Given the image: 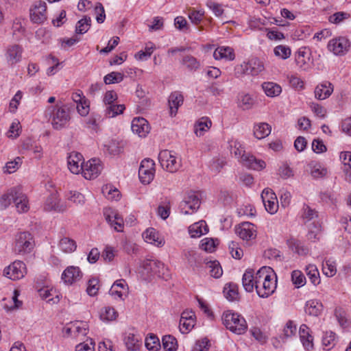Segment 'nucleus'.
Returning <instances> with one entry per match:
<instances>
[{
	"instance_id": "obj_1",
	"label": "nucleus",
	"mask_w": 351,
	"mask_h": 351,
	"mask_svg": "<svg viewBox=\"0 0 351 351\" xmlns=\"http://www.w3.org/2000/svg\"><path fill=\"white\" fill-rule=\"evenodd\" d=\"M46 116H49L54 130H62L68 126L71 120L70 108L68 105L50 106L46 110Z\"/></svg>"
},
{
	"instance_id": "obj_2",
	"label": "nucleus",
	"mask_w": 351,
	"mask_h": 351,
	"mask_svg": "<svg viewBox=\"0 0 351 351\" xmlns=\"http://www.w3.org/2000/svg\"><path fill=\"white\" fill-rule=\"evenodd\" d=\"M222 321L226 328L235 334L241 335L247 330L245 319L238 313L226 311L223 313Z\"/></svg>"
},
{
	"instance_id": "obj_3",
	"label": "nucleus",
	"mask_w": 351,
	"mask_h": 351,
	"mask_svg": "<svg viewBox=\"0 0 351 351\" xmlns=\"http://www.w3.org/2000/svg\"><path fill=\"white\" fill-rule=\"evenodd\" d=\"M34 237L28 232H20L16 235L14 251L16 254L23 255L29 253L34 248Z\"/></svg>"
},
{
	"instance_id": "obj_4",
	"label": "nucleus",
	"mask_w": 351,
	"mask_h": 351,
	"mask_svg": "<svg viewBox=\"0 0 351 351\" xmlns=\"http://www.w3.org/2000/svg\"><path fill=\"white\" fill-rule=\"evenodd\" d=\"M158 160L162 167L171 173L177 171L180 167V161L177 160L172 152L167 149L162 150L159 153Z\"/></svg>"
},
{
	"instance_id": "obj_5",
	"label": "nucleus",
	"mask_w": 351,
	"mask_h": 351,
	"mask_svg": "<svg viewBox=\"0 0 351 351\" xmlns=\"http://www.w3.org/2000/svg\"><path fill=\"white\" fill-rule=\"evenodd\" d=\"M201 204L199 195L194 191L189 192L184 199L180 202V208L184 215H189L196 212Z\"/></svg>"
},
{
	"instance_id": "obj_6",
	"label": "nucleus",
	"mask_w": 351,
	"mask_h": 351,
	"mask_svg": "<svg viewBox=\"0 0 351 351\" xmlns=\"http://www.w3.org/2000/svg\"><path fill=\"white\" fill-rule=\"evenodd\" d=\"M201 204L199 195L194 191L189 192L184 199L180 202V208L184 215H189L196 212Z\"/></svg>"
},
{
	"instance_id": "obj_7",
	"label": "nucleus",
	"mask_w": 351,
	"mask_h": 351,
	"mask_svg": "<svg viewBox=\"0 0 351 351\" xmlns=\"http://www.w3.org/2000/svg\"><path fill=\"white\" fill-rule=\"evenodd\" d=\"M201 204L199 195L194 191L189 192L184 199L180 202V208L184 215H189L196 212Z\"/></svg>"
},
{
	"instance_id": "obj_8",
	"label": "nucleus",
	"mask_w": 351,
	"mask_h": 351,
	"mask_svg": "<svg viewBox=\"0 0 351 351\" xmlns=\"http://www.w3.org/2000/svg\"><path fill=\"white\" fill-rule=\"evenodd\" d=\"M81 172L84 178L92 180L97 178L102 170V165L99 159L93 158L82 165Z\"/></svg>"
},
{
	"instance_id": "obj_9",
	"label": "nucleus",
	"mask_w": 351,
	"mask_h": 351,
	"mask_svg": "<svg viewBox=\"0 0 351 351\" xmlns=\"http://www.w3.org/2000/svg\"><path fill=\"white\" fill-rule=\"evenodd\" d=\"M26 273L25 265L23 262L14 261L3 270V274L12 280L22 278Z\"/></svg>"
},
{
	"instance_id": "obj_10",
	"label": "nucleus",
	"mask_w": 351,
	"mask_h": 351,
	"mask_svg": "<svg viewBox=\"0 0 351 351\" xmlns=\"http://www.w3.org/2000/svg\"><path fill=\"white\" fill-rule=\"evenodd\" d=\"M276 288V280L274 281L269 274L265 275V280L262 282V287H260V284L255 286L258 295L263 298H267L271 295Z\"/></svg>"
},
{
	"instance_id": "obj_11",
	"label": "nucleus",
	"mask_w": 351,
	"mask_h": 351,
	"mask_svg": "<svg viewBox=\"0 0 351 351\" xmlns=\"http://www.w3.org/2000/svg\"><path fill=\"white\" fill-rule=\"evenodd\" d=\"M242 73L251 75H257L264 70L263 63L258 58H254L247 62L240 65Z\"/></svg>"
},
{
	"instance_id": "obj_12",
	"label": "nucleus",
	"mask_w": 351,
	"mask_h": 351,
	"mask_svg": "<svg viewBox=\"0 0 351 351\" xmlns=\"http://www.w3.org/2000/svg\"><path fill=\"white\" fill-rule=\"evenodd\" d=\"M236 234L243 240L250 241L256 237L254 225L250 222H243L235 228Z\"/></svg>"
},
{
	"instance_id": "obj_13",
	"label": "nucleus",
	"mask_w": 351,
	"mask_h": 351,
	"mask_svg": "<svg viewBox=\"0 0 351 351\" xmlns=\"http://www.w3.org/2000/svg\"><path fill=\"white\" fill-rule=\"evenodd\" d=\"M47 6L45 2L38 1L30 10V19L34 23L40 24L47 19Z\"/></svg>"
},
{
	"instance_id": "obj_14",
	"label": "nucleus",
	"mask_w": 351,
	"mask_h": 351,
	"mask_svg": "<svg viewBox=\"0 0 351 351\" xmlns=\"http://www.w3.org/2000/svg\"><path fill=\"white\" fill-rule=\"evenodd\" d=\"M328 47L335 55H341L348 51L350 47V42L345 37H339L330 40Z\"/></svg>"
},
{
	"instance_id": "obj_15",
	"label": "nucleus",
	"mask_w": 351,
	"mask_h": 351,
	"mask_svg": "<svg viewBox=\"0 0 351 351\" xmlns=\"http://www.w3.org/2000/svg\"><path fill=\"white\" fill-rule=\"evenodd\" d=\"M311 55L310 49L300 47L295 53L296 64L302 70L307 71L310 68Z\"/></svg>"
},
{
	"instance_id": "obj_16",
	"label": "nucleus",
	"mask_w": 351,
	"mask_h": 351,
	"mask_svg": "<svg viewBox=\"0 0 351 351\" xmlns=\"http://www.w3.org/2000/svg\"><path fill=\"white\" fill-rule=\"evenodd\" d=\"M14 196V203L19 213H26L29 210L28 200L27 196L23 193L19 187L12 188V193Z\"/></svg>"
},
{
	"instance_id": "obj_17",
	"label": "nucleus",
	"mask_w": 351,
	"mask_h": 351,
	"mask_svg": "<svg viewBox=\"0 0 351 351\" xmlns=\"http://www.w3.org/2000/svg\"><path fill=\"white\" fill-rule=\"evenodd\" d=\"M131 129L133 133L140 137H145L150 131L148 121L143 117H135L131 124Z\"/></svg>"
},
{
	"instance_id": "obj_18",
	"label": "nucleus",
	"mask_w": 351,
	"mask_h": 351,
	"mask_svg": "<svg viewBox=\"0 0 351 351\" xmlns=\"http://www.w3.org/2000/svg\"><path fill=\"white\" fill-rule=\"evenodd\" d=\"M104 214L106 221L117 232H122L123 228V220L119 215L111 208H106Z\"/></svg>"
},
{
	"instance_id": "obj_19",
	"label": "nucleus",
	"mask_w": 351,
	"mask_h": 351,
	"mask_svg": "<svg viewBox=\"0 0 351 351\" xmlns=\"http://www.w3.org/2000/svg\"><path fill=\"white\" fill-rule=\"evenodd\" d=\"M68 167L71 173L78 174L83 169L84 160L82 155L79 152H71L67 158Z\"/></svg>"
},
{
	"instance_id": "obj_20",
	"label": "nucleus",
	"mask_w": 351,
	"mask_h": 351,
	"mask_svg": "<svg viewBox=\"0 0 351 351\" xmlns=\"http://www.w3.org/2000/svg\"><path fill=\"white\" fill-rule=\"evenodd\" d=\"M44 209L46 211L54 210L60 213L66 210V206L60 202L56 193H51L45 201Z\"/></svg>"
},
{
	"instance_id": "obj_21",
	"label": "nucleus",
	"mask_w": 351,
	"mask_h": 351,
	"mask_svg": "<svg viewBox=\"0 0 351 351\" xmlns=\"http://www.w3.org/2000/svg\"><path fill=\"white\" fill-rule=\"evenodd\" d=\"M82 272L78 267L69 266L62 274V279L66 284L71 285L81 279Z\"/></svg>"
},
{
	"instance_id": "obj_22",
	"label": "nucleus",
	"mask_w": 351,
	"mask_h": 351,
	"mask_svg": "<svg viewBox=\"0 0 351 351\" xmlns=\"http://www.w3.org/2000/svg\"><path fill=\"white\" fill-rule=\"evenodd\" d=\"M241 162L249 169L261 170L265 167V162L261 160H257L254 156L249 154H243Z\"/></svg>"
},
{
	"instance_id": "obj_23",
	"label": "nucleus",
	"mask_w": 351,
	"mask_h": 351,
	"mask_svg": "<svg viewBox=\"0 0 351 351\" xmlns=\"http://www.w3.org/2000/svg\"><path fill=\"white\" fill-rule=\"evenodd\" d=\"M128 292V286L123 279L117 280L114 282L110 289V294L123 300V295Z\"/></svg>"
},
{
	"instance_id": "obj_24",
	"label": "nucleus",
	"mask_w": 351,
	"mask_h": 351,
	"mask_svg": "<svg viewBox=\"0 0 351 351\" xmlns=\"http://www.w3.org/2000/svg\"><path fill=\"white\" fill-rule=\"evenodd\" d=\"M184 97L178 91H175L171 93L169 97V105L170 108V115L171 117L176 116L179 106L183 104Z\"/></svg>"
},
{
	"instance_id": "obj_25",
	"label": "nucleus",
	"mask_w": 351,
	"mask_h": 351,
	"mask_svg": "<svg viewBox=\"0 0 351 351\" xmlns=\"http://www.w3.org/2000/svg\"><path fill=\"white\" fill-rule=\"evenodd\" d=\"M23 49L18 45L8 47L6 53L8 62L12 65L21 61L22 58Z\"/></svg>"
},
{
	"instance_id": "obj_26",
	"label": "nucleus",
	"mask_w": 351,
	"mask_h": 351,
	"mask_svg": "<svg viewBox=\"0 0 351 351\" xmlns=\"http://www.w3.org/2000/svg\"><path fill=\"white\" fill-rule=\"evenodd\" d=\"M300 340L304 348L309 351L313 348V338L309 334V328L306 324H302L299 330Z\"/></svg>"
},
{
	"instance_id": "obj_27",
	"label": "nucleus",
	"mask_w": 351,
	"mask_h": 351,
	"mask_svg": "<svg viewBox=\"0 0 351 351\" xmlns=\"http://www.w3.org/2000/svg\"><path fill=\"white\" fill-rule=\"evenodd\" d=\"M287 244L293 252L298 254L300 256L306 255L308 252V249L297 239L291 237L287 239Z\"/></svg>"
},
{
	"instance_id": "obj_28",
	"label": "nucleus",
	"mask_w": 351,
	"mask_h": 351,
	"mask_svg": "<svg viewBox=\"0 0 351 351\" xmlns=\"http://www.w3.org/2000/svg\"><path fill=\"white\" fill-rule=\"evenodd\" d=\"M333 87L330 82L317 85L315 89V96L317 99L322 100L328 98L332 93Z\"/></svg>"
},
{
	"instance_id": "obj_29",
	"label": "nucleus",
	"mask_w": 351,
	"mask_h": 351,
	"mask_svg": "<svg viewBox=\"0 0 351 351\" xmlns=\"http://www.w3.org/2000/svg\"><path fill=\"white\" fill-rule=\"evenodd\" d=\"M183 255L186 259L188 264L194 269L198 267L202 263V258L200 255L195 250H186L183 252Z\"/></svg>"
},
{
	"instance_id": "obj_30",
	"label": "nucleus",
	"mask_w": 351,
	"mask_h": 351,
	"mask_svg": "<svg viewBox=\"0 0 351 351\" xmlns=\"http://www.w3.org/2000/svg\"><path fill=\"white\" fill-rule=\"evenodd\" d=\"M323 311V304L317 300H308L306 302L305 312L309 315L317 317Z\"/></svg>"
},
{
	"instance_id": "obj_31",
	"label": "nucleus",
	"mask_w": 351,
	"mask_h": 351,
	"mask_svg": "<svg viewBox=\"0 0 351 351\" xmlns=\"http://www.w3.org/2000/svg\"><path fill=\"white\" fill-rule=\"evenodd\" d=\"M189 232L191 237H199L208 232V228L204 221H200L189 226Z\"/></svg>"
},
{
	"instance_id": "obj_32",
	"label": "nucleus",
	"mask_w": 351,
	"mask_h": 351,
	"mask_svg": "<svg viewBox=\"0 0 351 351\" xmlns=\"http://www.w3.org/2000/svg\"><path fill=\"white\" fill-rule=\"evenodd\" d=\"M145 241L156 246H161L164 241L158 237V232L153 228L147 229L143 234Z\"/></svg>"
},
{
	"instance_id": "obj_33",
	"label": "nucleus",
	"mask_w": 351,
	"mask_h": 351,
	"mask_svg": "<svg viewBox=\"0 0 351 351\" xmlns=\"http://www.w3.org/2000/svg\"><path fill=\"white\" fill-rule=\"evenodd\" d=\"M242 284L245 290L247 292H252L255 287V279L254 278V271L247 269L244 273L242 278Z\"/></svg>"
},
{
	"instance_id": "obj_34",
	"label": "nucleus",
	"mask_w": 351,
	"mask_h": 351,
	"mask_svg": "<svg viewBox=\"0 0 351 351\" xmlns=\"http://www.w3.org/2000/svg\"><path fill=\"white\" fill-rule=\"evenodd\" d=\"M262 88L266 95L271 97H276L282 92L281 86L271 82L263 83Z\"/></svg>"
},
{
	"instance_id": "obj_35",
	"label": "nucleus",
	"mask_w": 351,
	"mask_h": 351,
	"mask_svg": "<svg viewBox=\"0 0 351 351\" xmlns=\"http://www.w3.org/2000/svg\"><path fill=\"white\" fill-rule=\"evenodd\" d=\"M213 57L215 60L226 59L229 60H234V54L233 49L230 47H218L213 53Z\"/></svg>"
},
{
	"instance_id": "obj_36",
	"label": "nucleus",
	"mask_w": 351,
	"mask_h": 351,
	"mask_svg": "<svg viewBox=\"0 0 351 351\" xmlns=\"http://www.w3.org/2000/svg\"><path fill=\"white\" fill-rule=\"evenodd\" d=\"M271 133V126L267 123H260L254 125V135L258 139H262Z\"/></svg>"
},
{
	"instance_id": "obj_37",
	"label": "nucleus",
	"mask_w": 351,
	"mask_h": 351,
	"mask_svg": "<svg viewBox=\"0 0 351 351\" xmlns=\"http://www.w3.org/2000/svg\"><path fill=\"white\" fill-rule=\"evenodd\" d=\"M223 292L226 298L230 301L236 300L239 298L238 286L234 283L226 284Z\"/></svg>"
},
{
	"instance_id": "obj_38",
	"label": "nucleus",
	"mask_w": 351,
	"mask_h": 351,
	"mask_svg": "<svg viewBox=\"0 0 351 351\" xmlns=\"http://www.w3.org/2000/svg\"><path fill=\"white\" fill-rule=\"evenodd\" d=\"M181 64L189 71H196L200 66L199 62L191 55L184 56Z\"/></svg>"
},
{
	"instance_id": "obj_39",
	"label": "nucleus",
	"mask_w": 351,
	"mask_h": 351,
	"mask_svg": "<svg viewBox=\"0 0 351 351\" xmlns=\"http://www.w3.org/2000/svg\"><path fill=\"white\" fill-rule=\"evenodd\" d=\"M125 108L124 105H118L114 104L113 103L106 106V108L105 110V114L106 117L109 118H112L116 117L117 115L122 114Z\"/></svg>"
},
{
	"instance_id": "obj_40",
	"label": "nucleus",
	"mask_w": 351,
	"mask_h": 351,
	"mask_svg": "<svg viewBox=\"0 0 351 351\" xmlns=\"http://www.w3.org/2000/svg\"><path fill=\"white\" fill-rule=\"evenodd\" d=\"M91 25V19L85 16L80 19L76 24L75 33L78 34H84L88 31Z\"/></svg>"
},
{
	"instance_id": "obj_41",
	"label": "nucleus",
	"mask_w": 351,
	"mask_h": 351,
	"mask_svg": "<svg viewBox=\"0 0 351 351\" xmlns=\"http://www.w3.org/2000/svg\"><path fill=\"white\" fill-rule=\"evenodd\" d=\"M59 247L64 252L70 253L76 250L77 245L74 240L64 237L60 241Z\"/></svg>"
},
{
	"instance_id": "obj_42",
	"label": "nucleus",
	"mask_w": 351,
	"mask_h": 351,
	"mask_svg": "<svg viewBox=\"0 0 351 351\" xmlns=\"http://www.w3.org/2000/svg\"><path fill=\"white\" fill-rule=\"evenodd\" d=\"M306 272L308 278L315 286L319 284V273L315 265H308L306 266Z\"/></svg>"
},
{
	"instance_id": "obj_43",
	"label": "nucleus",
	"mask_w": 351,
	"mask_h": 351,
	"mask_svg": "<svg viewBox=\"0 0 351 351\" xmlns=\"http://www.w3.org/2000/svg\"><path fill=\"white\" fill-rule=\"evenodd\" d=\"M162 343L165 351H176L178 348L177 340L171 335H165L162 339Z\"/></svg>"
},
{
	"instance_id": "obj_44",
	"label": "nucleus",
	"mask_w": 351,
	"mask_h": 351,
	"mask_svg": "<svg viewBox=\"0 0 351 351\" xmlns=\"http://www.w3.org/2000/svg\"><path fill=\"white\" fill-rule=\"evenodd\" d=\"M106 151L111 156H116L120 154L123 149V144L116 140L110 141L105 145Z\"/></svg>"
},
{
	"instance_id": "obj_45",
	"label": "nucleus",
	"mask_w": 351,
	"mask_h": 351,
	"mask_svg": "<svg viewBox=\"0 0 351 351\" xmlns=\"http://www.w3.org/2000/svg\"><path fill=\"white\" fill-rule=\"evenodd\" d=\"M204 262L206 264L207 267L210 269L209 272L212 277L218 278L220 276H221L223 274V270L219 263L217 261L208 262H206V261H204Z\"/></svg>"
},
{
	"instance_id": "obj_46",
	"label": "nucleus",
	"mask_w": 351,
	"mask_h": 351,
	"mask_svg": "<svg viewBox=\"0 0 351 351\" xmlns=\"http://www.w3.org/2000/svg\"><path fill=\"white\" fill-rule=\"evenodd\" d=\"M155 170L144 169L143 168H139L138 176L141 182L143 184H147L151 182L154 179Z\"/></svg>"
},
{
	"instance_id": "obj_47",
	"label": "nucleus",
	"mask_w": 351,
	"mask_h": 351,
	"mask_svg": "<svg viewBox=\"0 0 351 351\" xmlns=\"http://www.w3.org/2000/svg\"><path fill=\"white\" fill-rule=\"evenodd\" d=\"M145 346L149 351H158L160 348L159 339L156 335L151 334L145 339Z\"/></svg>"
},
{
	"instance_id": "obj_48",
	"label": "nucleus",
	"mask_w": 351,
	"mask_h": 351,
	"mask_svg": "<svg viewBox=\"0 0 351 351\" xmlns=\"http://www.w3.org/2000/svg\"><path fill=\"white\" fill-rule=\"evenodd\" d=\"M335 315L339 324V325L346 328L349 326V322L347 318V314L346 311L341 308H337L335 310Z\"/></svg>"
},
{
	"instance_id": "obj_49",
	"label": "nucleus",
	"mask_w": 351,
	"mask_h": 351,
	"mask_svg": "<svg viewBox=\"0 0 351 351\" xmlns=\"http://www.w3.org/2000/svg\"><path fill=\"white\" fill-rule=\"evenodd\" d=\"M160 266L163 267L164 265L158 261H156L154 260H146L143 263L142 267L149 273H156V268H159Z\"/></svg>"
},
{
	"instance_id": "obj_50",
	"label": "nucleus",
	"mask_w": 351,
	"mask_h": 351,
	"mask_svg": "<svg viewBox=\"0 0 351 351\" xmlns=\"http://www.w3.org/2000/svg\"><path fill=\"white\" fill-rule=\"evenodd\" d=\"M117 313L114 308L104 307L100 313V318L104 321H112L116 319Z\"/></svg>"
},
{
	"instance_id": "obj_51",
	"label": "nucleus",
	"mask_w": 351,
	"mask_h": 351,
	"mask_svg": "<svg viewBox=\"0 0 351 351\" xmlns=\"http://www.w3.org/2000/svg\"><path fill=\"white\" fill-rule=\"evenodd\" d=\"M274 52L276 56L283 60H286L289 58L291 53V49L288 46L285 45L276 46L274 49Z\"/></svg>"
},
{
	"instance_id": "obj_52",
	"label": "nucleus",
	"mask_w": 351,
	"mask_h": 351,
	"mask_svg": "<svg viewBox=\"0 0 351 351\" xmlns=\"http://www.w3.org/2000/svg\"><path fill=\"white\" fill-rule=\"evenodd\" d=\"M123 80V74L119 72H111L106 75L104 81L106 84L121 82Z\"/></svg>"
},
{
	"instance_id": "obj_53",
	"label": "nucleus",
	"mask_w": 351,
	"mask_h": 351,
	"mask_svg": "<svg viewBox=\"0 0 351 351\" xmlns=\"http://www.w3.org/2000/svg\"><path fill=\"white\" fill-rule=\"evenodd\" d=\"M291 280L293 283L298 288L304 286L306 283V278L304 275L299 270L292 271Z\"/></svg>"
},
{
	"instance_id": "obj_54",
	"label": "nucleus",
	"mask_w": 351,
	"mask_h": 351,
	"mask_svg": "<svg viewBox=\"0 0 351 351\" xmlns=\"http://www.w3.org/2000/svg\"><path fill=\"white\" fill-rule=\"evenodd\" d=\"M195 319H185L181 317L180 320V330L182 333H188L195 326Z\"/></svg>"
},
{
	"instance_id": "obj_55",
	"label": "nucleus",
	"mask_w": 351,
	"mask_h": 351,
	"mask_svg": "<svg viewBox=\"0 0 351 351\" xmlns=\"http://www.w3.org/2000/svg\"><path fill=\"white\" fill-rule=\"evenodd\" d=\"M12 193V189L9 190L7 193L3 194L0 197V210H4L11 204L12 202H14V196Z\"/></svg>"
},
{
	"instance_id": "obj_56",
	"label": "nucleus",
	"mask_w": 351,
	"mask_h": 351,
	"mask_svg": "<svg viewBox=\"0 0 351 351\" xmlns=\"http://www.w3.org/2000/svg\"><path fill=\"white\" fill-rule=\"evenodd\" d=\"M254 104V99L249 94H241L239 96V105L243 110L250 109Z\"/></svg>"
},
{
	"instance_id": "obj_57",
	"label": "nucleus",
	"mask_w": 351,
	"mask_h": 351,
	"mask_svg": "<svg viewBox=\"0 0 351 351\" xmlns=\"http://www.w3.org/2000/svg\"><path fill=\"white\" fill-rule=\"evenodd\" d=\"M230 147L231 154H234L236 158H240V160L243 154L245 153L242 145L237 141L231 142Z\"/></svg>"
},
{
	"instance_id": "obj_58",
	"label": "nucleus",
	"mask_w": 351,
	"mask_h": 351,
	"mask_svg": "<svg viewBox=\"0 0 351 351\" xmlns=\"http://www.w3.org/2000/svg\"><path fill=\"white\" fill-rule=\"evenodd\" d=\"M322 266L323 272L326 276L328 277H332L335 275L337 269L334 262L326 261L324 263H323Z\"/></svg>"
},
{
	"instance_id": "obj_59",
	"label": "nucleus",
	"mask_w": 351,
	"mask_h": 351,
	"mask_svg": "<svg viewBox=\"0 0 351 351\" xmlns=\"http://www.w3.org/2000/svg\"><path fill=\"white\" fill-rule=\"evenodd\" d=\"M336 335L333 332H326L322 337L323 345L330 350L335 345Z\"/></svg>"
},
{
	"instance_id": "obj_60",
	"label": "nucleus",
	"mask_w": 351,
	"mask_h": 351,
	"mask_svg": "<svg viewBox=\"0 0 351 351\" xmlns=\"http://www.w3.org/2000/svg\"><path fill=\"white\" fill-rule=\"evenodd\" d=\"M98 290L99 280L97 278L90 279L86 289L87 293L90 296H94L97 293Z\"/></svg>"
},
{
	"instance_id": "obj_61",
	"label": "nucleus",
	"mask_w": 351,
	"mask_h": 351,
	"mask_svg": "<svg viewBox=\"0 0 351 351\" xmlns=\"http://www.w3.org/2000/svg\"><path fill=\"white\" fill-rule=\"evenodd\" d=\"M210 346L209 340L207 338H203L196 341L193 351H208Z\"/></svg>"
},
{
	"instance_id": "obj_62",
	"label": "nucleus",
	"mask_w": 351,
	"mask_h": 351,
	"mask_svg": "<svg viewBox=\"0 0 351 351\" xmlns=\"http://www.w3.org/2000/svg\"><path fill=\"white\" fill-rule=\"evenodd\" d=\"M138 338L132 333H129L125 338V343L128 350H134L138 346Z\"/></svg>"
},
{
	"instance_id": "obj_63",
	"label": "nucleus",
	"mask_w": 351,
	"mask_h": 351,
	"mask_svg": "<svg viewBox=\"0 0 351 351\" xmlns=\"http://www.w3.org/2000/svg\"><path fill=\"white\" fill-rule=\"evenodd\" d=\"M302 217L304 219H306L307 221H311V220L313 219L314 218L317 217L318 214H317V212L315 209H313L308 205L304 204L303 206Z\"/></svg>"
},
{
	"instance_id": "obj_64",
	"label": "nucleus",
	"mask_w": 351,
	"mask_h": 351,
	"mask_svg": "<svg viewBox=\"0 0 351 351\" xmlns=\"http://www.w3.org/2000/svg\"><path fill=\"white\" fill-rule=\"evenodd\" d=\"M311 174L315 179L324 178L327 174V169L319 165H315L311 169Z\"/></svg>"
}]
</instances>
